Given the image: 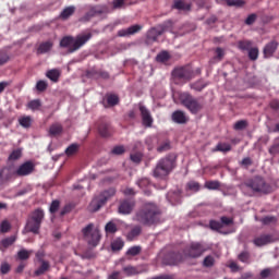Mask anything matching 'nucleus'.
<instances>
[{
  "mask_svg": "<svg viewBox=\"0 0 279 279\" xmlns=\"http://www.w3.org/2000/svg\"><path fill=\"white\" fill-rule=\"evenodd\" d=\"M135 221L144 226H154L160 221V209L154 203H146L136 213Z\"/></svg>",
  "mask_w": 279,
  "mask_h": 279,
  "instance_id": "1",
  "label": "nucleus"
},
{
  "mask_svg": "<svg viewBox=\"0 0 279 279\" xmlns=\"http://www.w3.org/2000/svg\"><path fill=\"white\" fill-rule=\"evenodd\" d=\"M93 38L92 33H82L76 37L73 36H64L61 40L59 46L62 49H68L69 53H75L78 49H82L84 45L88 43Z\"/></svg>",
  "mask_w": 279,
  "mask_h": 279,
  "instance_id": "2",
  "label": "nucleus"
},
{
  "mask_svg": "<svg viewBox=\"0 0 279 279\" xmlns=\"http://www.w3.org/2000/svg\"><path fill=\"white\" fill-rule=\"evenodd\" d=\"M206 252V245L202 242H192L184 250L183 254H177L173 262L170 265L181 263L184 258H199Z\"/></svg>",
  "mask_w": 279,
  "mask_h": 279,
  "instance_id": "3",
  "label": "nucleus"
},
{
  "mask_svg": "<svg viewBox=\"0 0 279 279\" xmlns=\"http://www.w3.org/2000/svg\"><path fill=\"white\" fill-rule=\"evenodd\" d=\"M173 169H175V157L170 155L165 158H161L157 162L153 171V175L154 178H158L159 180H162V178H167V175H169V173H171Z\"/></svg>",
  "mask_w": 279,
  "mask_h": 279,
  "instance_id": "4",
  "label": "nucleus"
},
{
  "mask_svg": "<svg viewBox=\"0 0 279 279\" xmlns=\"http://www.w3.org/2000/svg\"><path fill=\"white\" fill-rule=\"evenodd\" d=\"M195 77L193 73V69L191 66H179L172 71V80L174 84H186V82H191Z\"/></svg>",
  "mask_w": 279,
  "mask_h": 279,
  "instance_id": "5",
  "label": "nucleus"
},
{
  "mask_svg": "<svg viewBox=\"0 0 279 279\" xmlns=\"http://www.w3.org/2000/svg\"><path fill=\"white\" fill-rule=\"evenodd\" d=\"M116 194H117V190H114L113 187H110L109 190L104 191L98 196H95L93 198V201L89 204V210L92 213H97V210H99L102 206H106V202H108L110 197H114Z\"/></svg>",
  "mask_w": 279,
  "mask_h": 279,
  "instance_id": "6",
  "label": "nucleus"
},
{
  "mask_svg": "<svg viewBox=\"0 0 279 279\" xmlns=\"http://www.w3.org/2000/svg\"><path fill=\"white\" fill-rule=\"evenodd\" d=\"M179 99L181 104L192 112V114H197V112L204 108V104L189 93L180 94Z\"/></svg>",
  "mask_w": 279,
  "mask_h": 279,
  "instance_id": "7",
  "label": "nucleus"
},
{
  "mask_svg": "<svg viewBox=\"0 0 279 279\" xmlns=\"http://www.w3.org/2000/svg\"><path fill=\"white\" fill-rule=\"evenodd\" d=\"M82 232L88 245H92V247H97V245H99V241L101 240V233L99 232V229H95V225H87L85 228L82 229Z\"/></svg>",
  "mask_w": 279,
  "mask_h": 279,
  "instance_id": "8",
  "label": "nucleus"
},
{
  "mask_svg": "<svg viewBox=\"0 0 279 279\" xmlns=\"http://www.w3.org/2000/svg\"><path fill=\"white\" fill-rule=\"evenodd\" d=\"M246 186L256 193H267V184L260 177H255L246 182Z\"/></svg>",
  "mask_w": 279,
  "mask_h": 279,
  "instance_id": "9",
  "label": "nucleus"
},
{
  "mask_svg": "<svg viewBox=\"0 0 279 279\" xmlns=\"http://www.w3.org/2000/svg\"><path fill=\"white\" fill-rule=\"evenodd\" d=\"M14 172L17 178H25V175H31L34 172V163L32 161H26L22 163Z\"/></svg>",
  "mask_w": 279,
  "mask_h": 279,
  "instance_id": "10",
  "label": "nucleus"
},
{
  "mask_svg": "<svg viewBox=\"0 0 279 279\" xmlns=\"http://www.w3.org/2000/svg\"><path fill=\"white\" fill-rule=\"evenodd\" d=\"M167 24H160L156 27H153L150 31H148L147 38L148 40H151L153 43H156L158 40L159 36H162L163 32H167Z\"/></svg>",
  "mask_w": 279,
  "mask_h": 279,
  "instance_id": "11",
  "label": "nucleus"
},
{
  "mask_svg": "<svg viewBox=\"0 0 279 279\" xmlns=\"http://www.w3.org/2000/svg\"><path fill=\"white\" fill-rule=\"evenodd\" d=\"M140 112L143 125L145 128H151V125H154V118L151 117V112H149L147 107L143 105H140Z\"/></svg>",
  "mask_w": 279,
  "mask_h": 279,
  "instance_id": "12",
  "label": "nucleus"
},
{
  "mask_svg": "<svg viewBox=\"0 0 279 279\" xmlns=\"http://www.w3.org/2000/svg\"><path fill=\"white\" fill-rule=\"evenodd\" d=\"M134 206H136L134 201L125 199L120 203L118 211L120 215H130L134 210Z\"/></svg>",
  "mask_w": 279,
  "mask_h": 279,
  "instance_id": "13",
  "label": "nucleus"
},
{
  "mask_svg": "<svg viewBox=\"0 0 279 279\" xmlns=\"http://www.w3.org/2000/svg\"><path fill=\"white\" fill-rule=\"evenodd\" d=\"M254 245L256 247H263L265 245H269V243H274V235L271 234H262L253 240Z\"/></svg>",
  "mask_w": 279,
  "mask_h": 279,
  "instance_id": "14",
  "label": "nucleus"
},
{
  "mask_svg": "<svg viewBox=\"0 0 279 279\" xmlns=\"http://www.w3.org/2000/svg\"><path fill=\"white\" fill-rule=\"evenodd\" d=\"M124 274H126V276H137V274H145L148 271L147 266H126L123 268Z\"/></svg>",
  "mask_w": 279,
  "mask_h": 279,
  "instance_id": "15",
  "label": "nucleus"
},
{
  "mask_svg": "<svg viewBox=\"0 0 279 279\" xmlns=\"http://www.w3.org/2000/svg\"><path fill=\"white\" fill-rule=\"evenodd\" d=\"M13 175H15L14 171H12L10 168L8 167L2 168L0 170V186H3V184H7V182H10Z\"/></svg>",
  "mask_w": 279,
  "mask_h": 279,
  "instance_id": "16",
  "label": "nucleus"
},
{
  "mask_svg": "<svg viewBox=\"0 0 279 279\" xmlns=\"http://www.w3.org/2000/svg\"><path fill=\"white\" fill-rule=\"evenodd\" d=\"M140 29H143V26L136 24L128 28H122L118 31V36L120 37L134 36V34H138Z\"/></svg>",
  "mask_w": 279,
  "mask_h": 279,
  "instance_id": "17",
  "label": "nucleus"
},
{
  "mask_svg": "<svg viewBox=\"0 0 279 279\" xmlns=\"http://www.w3.org/2000/svg\"><path fill=\"white\" fill-rule=\"evenodd\" d=\"M167 199L170 204H172V206L181 204L182 203V192L180 190L169 192L167 194Z\"/></svg>",
  "mask_w": 279,
  "mask_h": 279,
  "instance_id": "18",
  "label": "nucleus"
},
{
  "mask_svg": "<svg viewBox=\"0 0 279 279\" xmlns=\"http://www.w3.org/2000/svg\"><path fill=\"white\" fill-rule=\"evenodd\" d=\"M40 222H37L36 220L28 218L25 226V230L26 232H33V234H38V232H40Z\"/></svg>",
  "mask_w": 279,
  "mask_h": 279,
  "instance_id": "19",
  "label": "nucleus"
},
{
  "mask_svg": "<svg viewBox=\"0 0 279 279\" xmlns=\"http://www.w3.org/2000/svg\"><path fill=\"white\" fill-rule=\"evenodd\" d=\"M277 49H278V43L270 41L264 47V58H271V56L276 53Z\"/></svg>",
  "mask_w": 279,
  "mask_h": 279,
  "instance_id": "20",
  "label": "nucleus"
},
{
  "mask_svg": "<svg viewBox=\"0 0 279 279\" xmlns=\"http://www.w3.org/2000/svg\"><path fill=\"white\" fill-rule=\"evenodd\" d=\"M172 121L182 125L189 121V118H186V113L183 111L177 110L172 113Z\"/></svg>",
  "mask_w": 279,
  "mask_h": 279,
  "instance_id": "21",
  "label": "nucleus"
},
{
  "mask_svg": "<svg viewBox=\"0 0 279 279\" xmlns=\"http://www.w3.org/2000/svg\"><path fill=\"white\" fill-rule=\"evenodd\" d=\"M28 219H33L34 221H37L38 223L43 225V220L45 219V211L40 208L35 209Z\"/></svg>",
  "mask_w": 279,
  "mask_h": 279,
  "instance_id": "22",
  "label": "nucleus"
},
{
  "mask_svg": "<svg viewBox=\"0 0 279 279\" xmlns=\"http://www.w3.org/2000/svg\"><path fill=\"white\" fill-rule=\"evenodd\" d=\"M141 232H143V230L141 229V227L136 226L134 227L132 230L129 231V233L126 234V240L128 241H135V239H138V236H141Z\"/></svg>",
  "mask_w": 279,
  "mask_h": 279,
  "instance_id": "23",
  "label": "nucleus"
},
{
  "mask_svg": "<svg viewBox=\"0 0 279 279\" xmlns=\"http://www.w3.org/2000/svg\"><path fill=\"white\" fill-rule=\"evenodd\" d=\"M52 48H53L52 41L41 43L37 49V53H49V51H51Z\"/></svg>",
  "mask_w": 279,
  "mask_h": 279,
  "instance_id": "24",
  "label": "nucleus"
},
{
  "mask_svg": "<svg viewBox=\"0 0 279 279\" xmlns=\"http://www.w3.org/2000/svg\"><path fill=\"white\" fill-rule=\"evenodd\" d=\"M173 8L175 10H183V12H190L191 3H186V2L181 1V0H174Z\"/></svg>",
  "mask_w": 279,
  "mask_h": 279,
  "instance_id": "25",
  "label": "nucleus"
},
{
  "mask_svg": "<svg viewBox=\"0 0 279 279\" xmlns=\"http://www.w3.org/2000/svg\"><path fill=\"white\" fill-rule=\"evenodd\" d=\"M46 77H48V80H50L51 82H58L60 80V70L58 69H52V70H49L47 73H46Z\"/></svg>",
  "mask_w": 279,
  "mask_h": 279,
  "instance_id": "26",
  "label": "nucleus"
},
{
  "mask_svg": "<svg viewBox=\"0 0 279 279\" xmlns=\"http://www.w3.org/2000/svg\"><path fill=\"white\" fill-rule=\"evenodd\" d=\"M98 132L100 136H102L104 138H108V136H110V124L108 123L100 124L98 126Z\"/></svg>",
  "mask_w": 279,
  "mask_h": 279,
  "instance_id": "27",
  "label": "nucleus"
},
{
  "mask_svg": "<svg viewBox=\"0 0 279 279\" xmlns=\"http://www.w3.org/2000/svg\"><path fill=\"white\" fill-rule=\"evenodd\" d=\"M104 12V9L99 7H94L89 10V12L86 13V15L83 17L85 21H90L95 14H101Z\"/></svg>",
  "mask_w": 279,
  "mask_h": 279,
  "instance_id": "28",
  "label": "nucleus"
},
{
  "mask_svg": "<svg viewBox=\"0 0 279 279\" xmlns=\"http://www.w3.org/2000/svg\"><path fill=\"white\" fill-rule=\"evenodd\" d=\"M58 134H62V124L54 123L49 129V135L58 136Z\"/></svg>",
  "mask_w": 279,
  "mask_h": 279,
  "instance_id": "29",
  "label": "nucleus"
},
{
  "mask_svg": "<svg viewBox=\"0 0 279 279\" xmlns=\"http://www.w3.org/2000/svg\"><path fill=\"white\" fill-rule=\"evenodd\" d=\"M40 263H41L40 267L37 270H35V276H43L45 271H49V267H50L49 262L41 260Z\"/></svg>",
  "mask_w": 279,
  "mask_h": 279,
  "instance_id": "30",
  "label": "nucleus"
},
{
  "mask_svg": "<svg viewBox=\"0 0 279 279\" xmlns=\"http://www.w3.org/2000/svg\"><path fill=\"white\" fill-rule=\"evenodd\" d=\"M77 151H80V144L74 143V144H71V145L65 149V155H68L69 157L75 156V154H77Z\"/></svg>",
  "mask_w": 279,
  "mask_h": 279,
  "instance_id": "31",
  "label": "nucleus"
},
{
  "mask_svg": "<svg viewBox=\"0 0 279 279\" xmlns=\"http://www.w3.org/2000/svg\"><path fill=\"white\" fill-rule=\"evenodd\" d=\"M123 245H125V242L118 238L111 243V248L113 252H119L123 250Z\"/></svg>",
  "mask_w": 279,
  "mask_h": 279,
  "instance_id": "32",
  "label": "nucleus"
},
{
  "mask_svg": "<svg viewBox=\"0 0 279 279\" xmlns=\"http://www.w3.org/2000/svg\"><path fill=\"white\" fill-rule=\"evenodd\" d=\"M19 123L22 125V128H32V117L24 116L19 119Z\"/></svg>",
  "mask_w": 279,
  "mask_h": 279,
  "instance_id": "33",
  "label": "nucleus"
},
{
  "mask_svg": "<svg viewBox=\"0 0 279 279\" xmlns=\"http://www.w3.org/2000/svg\"><path fill=\"white\" fill-rule=\"evenodd\" d=\"M33 251H27L25 248H22L17 252V258L20 260H27V258H29V256L32 255Z\"/></svg>",
  "mask_w": 279,
  "mask_h": 279,
  "instance_id": "34",
  "label": "nucleus"
},
{
  "mask_svg": "<svg viewBox=\"0 0 279 279\" xmlns=\"http://www.w3.org/2000/svg\"><path fill=\"white\" fill-rule=\"evenodd\" d=\"M143 252V247L141 246H132L126 251V256H138Z\"/></svg>",
  "mask_w": 279,
  "mask_h": 279,
  "instance_id": "35",
  "label": "nucleus"
},
{
  "mask_svg": "<svg viewBox=\"0 0 279 279\" xmlns=\"http://www.w3.org/2000/svg\"><path fill=\"white\" fill-rule=\"evenodd\" d=\"M15 242H16V235H11L7 239H3L1 241V245L4 247H10V245H14Z\"/></svg>",
  "mask_w": 279,
  "mask_h": 279,
  "instance_id": "36",
  "label": "nucleus"
},
{
  "mask_svg": "<svg viewBox=\"0 0 279 279\" xmlns=\"http://www.w3.org/2000/svg\"><path fill=\"white\" fill-rule=\"evenodd\" d=\"M74 12H75V7H68L61 12L60 16L61 19H69V16H72Z\"/></svg>",
  "mask_w": 279,
  "mask_h": 279,
  "instance_id": "37",
  "label": "nucleus"
},
{
  "mask_svg": "<svg viewBox=\"0 0 279 279\" xmlns=\"http://www.w3.org/2000/svg\"><path fill=\"white\" fill-rule=\"evenodd\" d=\"M238 47H239V49H241V51H250V49L252 47V41H250V40L239 41Z\"/></svg>",
  "mask_w": 279,
  "mask_h": 279,
  "instance_id": "38",
  "label": "nucleus"
},
{
  "mask_svg": "<svg viewBox=\"0 0 279 279\" xmlns=\"http://www.w3.org/2000/svg\"><path fill=\"white\" fill-rule=\"evenodd\" d=\"M221 184L219 181H207L205 182V189H208L209 191H217Z\"/></svg>",
  "mask_w": 279,
  "mask_h": 279,
  "instance_id": "39",
  "label": "nucleus"
},
{
  "mask_svg": "<svg viewBox=\"0 0 279 279\" xmlns=\"http://www.w3.org/2000/svg\"><path fill=\"white\" fill-rule=\"evenodd\" d=\"M223 56H226L223 49L216 48V56L213 58V62H221V60H223Z\"/></svg>",
  "mask_w": 279,
  "mask_h": 279,
  "instance_id": "40",
  "label": "nucleus"
},
{
  "mask_svg": "<svg viewBox=\"0 0 279 279\" xmlns=\"http://www.w3.org/2000/svg\"><path fill=\"white\" fill-rule=\"evenodd\" d=\"M205 86H206V83H204V81H197V82L191 84V88L193 90H197L198 93L204 90Z\"/></svg>",
  "mask_w": 279,
  "mask_h": 279,
  "instance_id": "41",
  "label": "nucleus"
},
{
  "mask_svg": "<svg viewBox=\"0 0 279 279\" xmlns=\"http://www.w3.org/2000/svg\"><path fill=\"white\" fill-rule=\"evenodd\" d=\"M227 5H229V8H243L245 5V1H243V0H229Z\"/></svg>",
  "mask_w": 279,
  "mask_h": 279,
  "instance_id": "42",
  "label": "nucleus"
},
{
  "mask_svg": "<svg viewBox=\"0 0 279 279\" xmlns=\"http://www.w3.org/2000/svg\"><path fill=\"white\" fill-rule=\"evenodd\" d=\"M107 104L109 106H117V104H119V96L114 95V94H110L107 96Z\"/></svg>",
  "mask_w": 279,
  "mask_h": 279,
  "instance_id": "43",
  "label": "nucleus"
},
{
  "mask_svg": "<svg viewBox=\"0 0 279 279\" xmlns=\"http://www.w3.org/2000/svg\"><path fill=\"white\" fill-rule=\"evenodd\" d=\"M106 232H108L109 234H114V232H117V225L112 221L108 222L105 227Z\"/></svg>",
  "mask_w": 279,
  "mask_h": 279,
  "instance_id": "44",
  "label": "nucleus"
},
{
  "mask_svg": "<svg viewBox=\"0 0 279 279\" xmlns=\"http://www.w3.org/2000/svg\"><path fill=\"white\" fill-rule=\"evenodd\" d=\"M169 58H170L169 52L162 51L159 54H157L156 60L157 62H167Z\"/></svg>",
  "mask_w": 279,
  "mask_h": 279,
  "instance_id": "45",
  "label": "nucleus"
},
{
  "mask_svg": "<svg viewBox=\"0 0 279 279\" xmlns=\"http://www.w3.org/2000/svg\"><path fill=\"white\" fill-rule=\"evenodd\" d=\"M27 106L29 110H39L41 104L39 99H35V100H31Z\"/></svg>",
  "mask_w": 279,
  "mask_h": 279,
  "instance_id": "46",
  "label": "nucleus"
},
{
  "mask_svg": "<svg viewBox=\"0 0 279 279\" xmlns=\"http://www.w3.org/2000/svg\"><path fill=\"white\" fill-rule=\"evenodd\" d=\"M233 128L236 131L245 130V128H247V121L246 120H240V121L234 123Z\"/></svg>",
  "mask_w": 279,
  "mask_h": 279,
  "instance_id": "47",
  "label": "nucleus"
},
{
  "mask_svg": "<svg viewBox=\"0 0 279 279\" xmlns=\"http://www.w3.org/2000/svg\"><path fill=\"white\" fill-rule=\"evenodd\" d=\"M230 149H232V147L230 146V144L226 143H219L216 146V151H230Z\"/></svg>",
  "mask_w": 279,
  "mask_h": 279,
  "instance_id": "48",
  "label": "nucleus"
},
{
  "mask_svg": "<svg viewBox=\"0 0 279 279\" xmlns=\"http://www.w3.org/2000/svg\"><path fill=\"white\" fill-rule=\"evenodd\" d=\"M137 186H140V189H147V186H149V179L147 178H143V179H140L137 182H136Z\"/></svg>",
  "mask_w": 279,
  "mask_h": 279,
  "instance_id": "49",
  "label": "nucleus"
},
{
  "mask_svg": "<svg viewBox=\"0 0 279 279\" xmlns=\"http://www.w3.org/2000/svg\"><path fill=\"white\" fill-rule=\"evenodd\" d=\"M10 61V56L7 54L5 51H0V66H3V64H7V62Z\"/></svg>",
  "mask_w": 279,
  "mask_h": 279,
  "instance_id": "50",
  "label": "nucleus"
},
{
  "mask_svg": "<svg viewBox=\"0 0 279 279\" xmlns=\"http://www.w3.org/2000/svg\"><path fill=\"white\" fill-rule=\"evenodd\" d=\"M111 154H113L114 156H121L122 154H125V147L114 146L111 150Z\"/></svg>",
  "mask_w": 279,
  "mask_h": 279,
  "instance_id": "51",
  "label": "nucleus"
},
{
  "mask_svg": "<svg viewBox=\"0 0 279 279\" xmlns=\"http://www.w3.org/2000/svg\"><path fill=\"white\" fill-rule=\"evenodd\" d=\"M248 58L250 60H258V48H251L248 50Z\"/></svg>",
  "mask_w": 279,
  "mask_h": 279,
  "instance_id": "52",
  "label": "nucleus"
},
{
  "mask_svg": "<svg viewBox=\"0 0 279 279\" xmlns=\"http://www.w3.org/2000/svg\"><path fill=\"white\" fill-rule=\"evenodd\" d=\"M189 191H193L194 193H197L199 191V183L195 181H191L187 183Z\"/></svg>",
  "mask_w": 279,
  "mask_h": 279,
  "instance_id": "53",
  "label": "nucleus"
},
{
  "mask_svg": "<svg viewBox=\"0 0 279 279\" xmlns=\"http://www.w3.org/2000/svg\"><path fill=\"white\" fill-rule=\"evenodd\" d=\"M47 86H49V85L47 84L46 81H38L36 84V89L39 90V93H43V92L47 90Z\"/></svg>",
  "mask_w": 279,
  "mask_h": 279,
  "instance_id": "54",
  "label": "nucleus"
},
{
  "mask_svg": "<svg viewBox=\"0 0 279 279\" xmlns=\"http://www.w3.org/2000/svg\"><path fill=\"white\" fill-rule=\"evenodd\" d=\"M204 267H213L215 265V257L213 256H206L204 262H203Z\"/></svg>",
  "mask_w": 279,
  "mask_h": 279,
  "instance_id": "55",
  "label": "nucleus"
},
{
  "mask_svg": "<svg viewBox=\"0 0 279 279\" xmlns=\"http://www.w3.org/2000/svg\"><path fill=\"white\" fill-rule=\"evenodd\" d=\"M209 228H210L211 230H217V231H219V230H221V228H223V225H221V222H219V221L211 220V221L209 222Z\"/></svg>",
  "mask_w": 279,
  "mask_h": 279,
  "instance_id": "56",
  "label": "nucleus"
},
{
  "mask_svg": "<svg viewBox=\"0 0 279 279\" xmlns=\"http://www.w3.org/2000/svg\"><path fill=\"white\" fill-rule=\"evenodd\" d=\"M171 149V144L169 142H163L162 144L159 145L157 148V151L162 153V151H169Z\"/></svg>",
  "mask_w": 279,
  "mask_h": 279,
  "instance_id": "57",
  "label": "nucleus"
},
{
  "mask_svg": "<svg viewBox=\"0 0 279 279\" xmlns=\"http://www.w3.org/2000/svg\"><path fill=\"white\" fill-rule=\"evenodd\" d=\"M10 228H12V227L10 226V222H9L8 220H4V221H2L1 225H0V232H2V233L9 232V231H10Z\"/></svg>",
  "mask_w": 279,
  "mask_h": 279,
  "instance_id": "58",
  "label": "nucleus"
},
{
  "mask_svg": "<svg viewBox=\"0 0 279 279\" xmlns=\"http://www.w3.org/2000/svg\"><path fill=\"white\" fill-rule=\"evenodd\" d=\"M58 208H60V201H53L49 208L51 215H53L54 213H58Z\"/></svg>",
  "mask_w": 279,
  "mask_h": 279,
  "instance_id": "59",
  "label": "nucleus"
},
{
  "mask_svg": "<svg viewBox=\"0 0 279 279\" xmlns=\"http://www.w3.org/2000/svg\"><path fill=\"white\" fill-rule=\"evenodd\" d=\"M21 156H22L21 149L13 150L9 156V160H19Z\"/></svg>",
  "mask_w": 279,
  "mask_h": 279,
  "instance_id": "60",
  "label": "nucleus"
},
{
  "mask_svg": "<svg viewBox=\"0 0 279 279\" xmlns=\"http://www.w3.org/2000/svg\"><path fill=\"white\" fill-rule=\"evenodd\" d=\"M220 221L221 226H232V223H234V220L232 218H228L226 216H222L220 218Z\"/></svg>",
  "mask_w": 279,
  "mask_h": 279,
  "instance_id": "61",
  "label": "nucleus"
},
{
  "mask_svg": "<svg viewBox=\"0 0 279 279\" xmlns=\"http://www.w3.org/2000/svg\"><path fill=\"white\" fill-rule=\"evenodd\" d=\"M276 221V217L267 216L265 218H262V223L264 226H269V223H274Z\"/></svg>",
  "mask_w": 279,
  "mask_h": 279,
  "instance_id": "62",
  "label": "nucleus"
},
{
  "mask_svg": "<svg viewBox=\"0 0 279 279\" xmlns=\"http://www.w3.org/2000/svg\"><path fill=\"white\" fill-rule=\"evenodd\" d=\"M268 151L270 156H276V154H279V143L274 144Z\"/></svg>",
  "mask_w": 279,
  "mask_h": 279,
  "instance_id": "63",
  "label": "nucleus"
},
{
  "mask_svg": "<svg viewBox=\"0 0 279 279\" xmlns=\"http://www.w3.org/2000/svg\"><path fill=\"white\" fill-rule=\"evenodd\" d=\"M254 23H256V14H251L246 17L245 20V24L246 25H254Z\"/></svg>",
  "mask_w": 279,
  "mask_h": 279,
  "instance_id": "64",
  "label": "nucleus"
}]
</instances>
